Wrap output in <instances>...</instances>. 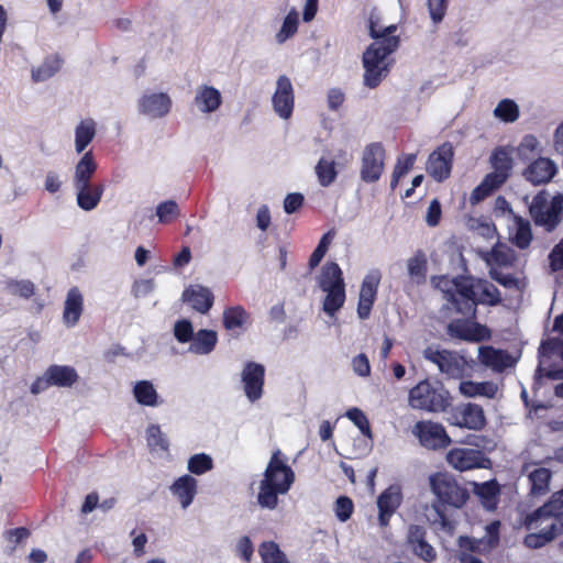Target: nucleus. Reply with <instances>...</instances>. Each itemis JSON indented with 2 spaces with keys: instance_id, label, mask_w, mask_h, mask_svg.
Masks as SVG:
<instances>
[{
  "instance_id": "f704fd0d",
  "label": "nucleus",
  "mask_w": 563,
  "mask_h": 563,
  "mask_svg": "<svg viewBox=\"0 0 563 563\" xmlns=\"http://www.w3.org/2000/svg\"><path fill=\"white\" fill-rule=\"evenodd\" d=\"M497 390V385L493 382L466 380L460 384V391L466 397L484 396L492 399L495 398Z\"/></svg>"
},
{
  "instance_id": "69168bd1",
  "label": "nucleus",
  "mask_w": 563,
  "mask_h": 563,
  "mask_svg": "<svg viewBox=\"0 0 563 563\" xmlns=\"http://www.w3.org/2000/svg\"><path fill=\"white\" fill-rule=\"evenodd\" d=\"M489 276L493 280L497 282L505 288H518L519 287V280L511 274H504L495 268H492L489 271Z\"/></svg>"
},
{
  "instance_id": "473e14b6",
  "label": "nucleus",
  "mask_w": 563,
  "mask_h": 563,
  "mask_svg": "<svg viewBox=\"0 0 563 563\" xmlns=\"http://www.w3.org/2000/svg\"><path fill=\"white\" fill-rule=\"evenodd\" d=\"M217 342L218 334L216 331L201 329L194 334L189 351L199 355L209 354L214 350Z\"/></svg>"
},
{
  "instance_id": "0e129e2a",
  "label": "nucleus",
  "mask_w": 563,
  "mask_h": 563,
  "mask_svg": "<svg viewBox=\"0 0 563 563\" xmlns=\"http://www.w3.org/2000/svg\"><path fill=\"white\" fill-rule=\"evenodd\" d=\"M442 217V208L440 201L434 198L431 200L427 214H426V222L430 228H434L439 225Z\"/></svg>"
},
{
  "instance_id": "9b49d317",
  "label": "nucleus",
  "mask_w": 563,
  "mask_h": 563,
  "mask_svg": "<svg viewBox=\"0 0 563 563\" xmlns=\"http://www.w3.org/2000/svg\"><path fill=\"white\" fill-rule=\"evenodd\" d=\"M453 159L454 147L451 142H444L429 155L426 169L435 181L442 183L451 176Z\"/></svg>"
},
{
  "instance_id": "4be33fe9",
  "label": "nucleus",
  "mask_w": 563,
  "mask_h": 563,
  "mask_svg": "<svg viewBox=\"0 0 563 563\" xmlns=\"http://www.w3.org/2000/svg\"><path fill=\"white\" fill-rule=\"evenodd\" d=\"M478 360L484 366L497 373H501L515 364V360L507 351L490 345L479 347Z\"/></svg>"
},
{
  "instance_id": "8fccbe9b",
  "label": "nucleus",
  "mask_w": 563,
  "mask_h": 563,
  "mask_svg": "<svg viewBox=\"0 0 563 563\" xmlns=\"http://www.w3.org/2000/svg\"><path fill=\"white\" fill-rule=\"evenodd\" d=\"M187 468L194 475H202L213 468V460L206 453H197L189 457Z\"/></svg>"
},
{
  "instance_id": "774afa93",
  "label": "nucleus",
  "mask_w": 563,
  "mask_h": 563,
  "mask_svg": "<svg viewBox=\"0 0 563 563\" xmlns=\"http://www.w3.org/2000/svg\"><path fill=\"white\" fill-rule=\"evenodd\" d=\"M549 260L552 272H559L563 269V243H560L553 247L549 255Z\"/></svg>"
},
{
  "instance_id": "864d4df0",
  "label": "nucleus",
  "mask_w": 563,
  "mask_h": 563,
  "mask_svg": "<svg viewBox=\"0 0 563 563\" xmlns=\"http://www.w3.org/2000/svg\"><path fill=\"white\" fill-rule=\"evenodd\" d=\"M333 236H334L333 231H328L327 233H324L322 235L317 247L310 255V258H309V268L310 269L316 268L320 264V262L324 257L325 253L328 252L329 245L331 244Z\"/></svg>"
},
{
  "instance_id": "cd10ccee",
  "label": "nucleus",
  "mask_w": 563,
  "mask_h": 563,
  "mask_svg": "<svg viewBox=\"0 0 563 563\" xmlns=\"http://www.w3.org/2000/svg\"><path fill=\"white\" fill-rule=\"evenodd\" d=\"M250 321V313L243 306L236 305L227 307L222 313V323L227 331L234 332L239 330L238 334L245 329Z\"/></svg>"
},
{
  "instance_id": "5fc2aeb1",
  "label": "nucleus",
  "mask_w": 563,
  "mask_h": 563,
  "mask_svg": "<svg viewBox=\"0 0 563 563\" xmlns=\"http://www.w3.org/2000/svg\"><path fill=\"white\" fill-rule=\"evenodd\" d=\"M7 287L11 295L30 299L35 294V285L27 279L9 280Z\"/></svg>"
},
{
  "instance_id": "09e8293b",
  "label": "nucleus",
  "mask_w": 563,
  "mask_h": 563,
  "mask_svg": "<svg viewBox=\"0 0 563 563\" xmlns=\"http://www.w3.org/2000/svg\"><path fill=\"white\" fill-rule=\"evenodd\" d=\"M299 24V14L296 9H291L286 15L279 32L276 35L278 43H284L286 40L296 34Z\"/></svg>"
},
{
  "instance_id": "a19ab883",
  "label": "nucleus",
  "mask_w": 563,
  "mask_h": 563,
  "mask_svg": "<svg viewBox=\"0 0 563 563\" xmlns=\"http://www.w3.org/2000/svg\"><path fill=\"white\" fill-rule=\"evenodd\" d=\"M474 493L481 498L484 505L495 506L500 493L497 481L492 479L484 483H474Z\"/></svg>"
},
{
  "instance_id": "72a5a7b5",
  "label": "nucleus",
  "mask_w": 563,
  "mask_h": 563,
  "mask_svg": "<svg viewBox=\"0 0 563 563\" xmlns=\"http://www.w3.org/2000/svg\"><path fill=\"white\" fill-rule=\"evenodd\" d=\"M46 372L52 386L70 387L78 379L76 369L67 365H51Z\"/></svg>"
},
{
  "instance_id": "c85d7f7f",
  "label": "nucleus",
  "mask_w": 563,
  "mask_h": 563,
  "mask_svg": "<svg viewBox=\"0 0 563 563\" xmlns=\"http://www.w3.org/2000/svg\"><path fill=\"white\" fill-rule=\"evenodd\" d=\"M77 189V205L85 211L93 210L100 202L104 191V186L98 185H84L75 187Z\"/></svg>"
},
{
  "instance_id": "a211bd4d",
  "label": "nucleus",
  "mask_w": 563,
  "mask_h": 563,
  "mask_svg": "<svg viewBox=\"0 0 563 563\" xmlns=\"http://www.w3.org/2000/svg\"><path fill=\"white\" fill-rule=\"evenodd\" d=\"M489 163L493 172L486 176L499 186H503L512 175L514 159L510 152L503 146L496 147L492 152Z\"/></svg>"
},
{
  "instance_id": "6e6d98bb",
  "label": "nucleus",
  "mask_w": 563,
  "mask_h": 563,
  "mask_svg": "<svg viewBox=\"0 0 563 563\" xmlns=\"http://www.w3.org/2000/svg\"><path fill=\"white\" fill-rule=\"evenodd\" d=\"M147 444L153 450L167 451L168 441L165 439L158 424H151L146 430Z\"/></svg>"
},
{
  "instance_id": "79ce46f5",
  "label": "nucleus",
  "mask_w": 563,
  "mask_h": 563,
  "mask_svg": "<svg viewBox=\"0 0 563 563\" xmlns=\"http://www.w3.org/2000/svg\"><path fill=\"white\" fill-rule=\"evenodd\" d=\"M314 170L318 181L322 187H329L338 177L336 165L333 159L321 157L318 161Z\"/></svg>"
},
{
  "instance_id": "6e6552de",
  "label": "nucleus",
  "mask_w": 563,
  "mask_h": 563,
  "mask_svg": "<svg viewBox=\"0 0 563 563\" xmlns=\"http://www.w3.org/2000/svg\"><path fill=\"white\" fill-rule=\"evenodd\" d=\"M423 357L435 364L439 371L449 378L460 379L464 377L470 367L466 358L455 351L428 346L423 351Z\"/></svg>"
},
{
  "instance_id": "e2e57ef3",
  "label": "nucleus",
  "mask_w": 563,
  "mask_h": 563,
  "mask_svg": "<svg viewBox=\"0 0 563 563\" xmlns=\"http://www.w3.org/2000/svg\"><path fill=\"white\" fill-rule=\"evenodd\" d=\"M430 18L434 24L442 22L448 10V0H427Z\"/></svg>"
},
{
  "instance_id": "dca6fc26",
  "label": "nucleus",
  "mask_w": 563,
  "mask_h": 563,
  "mask_svg": "<svg viewBox=\"0 0 563 563\" xmlns=\"http://www.w3.org/2000/svg\"><path fill=\"white\" fill-rule=\"evenodd\" d=\"M242 383L250 401L258 400L263 395L265 367L255 362H247L242 371Z\"/></svg>"
},
{
  "instance_id": "a18cd8bd",
  "label": "nucleus",
  "mask_w": 563,
  "mask_h": 563,
  "mask_svg": "<svg viewBox=\"0 0 563 563\" xmlns=\"http://www.w3.org/2000/svg\"><path fill=\"white\" fill-rule=\"evenodd\" d=\"M460 547V562L461 563H484L481 559L475 556L473 553L479 549V543L466 536L459 538Z\"/></svg>"
},
{
  "instance_id": "052dcab7",
  "label": "nucleus",
  "mask_w": 563,
  "mask_h": 563,
  "mask_svg": "<svg viewBox=\"0 0 563 563\" xmlns=\"http://www.w3.org/2000/svg\"><path fill=\"white\" fill-rule=\"evenodd\" d=\"M194 329L189 320L183 319L175 323L174 335L180 343L191 342L194 339Z\"/></svg>"
},
{
  "instance_id": "e433bc0d",
  "label": "nucleus",
  "mask_w": 563,
  "mask_h": 563,
  "mask_svg": "<svg viewBox=\"0 0 563 563\" xmlns=\"http://www.w3.org/2000/svg\"><path fill=\"white\" fill-rule=\"evenodd\" d=\"M552 472L545 467L533 470L528 478L530 483V492L534 496H543L548 494Z\"/></svg>"
},
{
  "instance_id": "f03ea898",
  "label": "nucleus",
  "mask_w": 563,
  "mask_h": 563,
  "mask_svg": "<svg viewBox=\"0 0 563 563\" xmlns=\"http://www.w3.org/2000/svg\"><path fill=\"white\" fill-rule=\"evenodd\" d=\"M295 481L287 455L279 449L274 450L260 482L257 504L264 509H276L279 495H286Z\"/></svg>"
},
{
  "instance_id": "5701e85b",
  "label": "nucleus",
  "mask_w": 563,
  "mask_h": 563,
  "mask_svg": "<svg viewBox=\"0 0 563 563\" xmlns=\"http://www.w3.org/2000/svg\"><path fill=\"white\" fill-rule=\"evenodd\" d=\"M184 301L199 313L206 314L212 308L214 296L212 291L205 286L194 285L186 288L183 292Z\"/></svg>"
},
{
  "instance_id": "bf43d9fd",
  "label": "nucleus",
  "mask_w": 563,
  "mask_h": 563,
  "mask_svg": "<svg viewBox=\"0 0 563 563\" xmlns=\"http://www.w3.org/2000/svg\"><path fill=\"white\" fill-rule=\"evenodd\" d=\"M538 146V139L532 134H528L522 139L517 147L518 156L521 159H529L537 153Z\"/></svg>"
},
{
  "instance_id": "bb28decb",
  "label": "nucleus",
  "mask_w": 563,
  "mask_h": 563,
  "mask_svg": "<svg viewBox=\"0 0 563 563\" xmlns=\"http://www.w3.org/2000/svg\"><path fill=\"white\" fill-rule=\"evenodd\" d=\"M222 103L220 91L211 86L203 85L197 89L195 104L203 113L214 112Z\"/></svg>"
},
{
  "instance_id": "2f4dec72",
  "label": "nucleus",
  "mask_w": 563,
  "mask_h": 563,
  "mask_svg": "<svg viewBox=\"0 0 563 563\" xmlns=\"http://www.w3.org/2000/svg\"><path fill=\"white\" fill-rule=\"evenodd\" d=\"M97 163L92 152H86L75 167L74 186L90 185V180L97 170Z\"/></svg>"
},
{
  "instance_id": "393cba45",
  "label": "nucleus",
  "mask_w": 563,
  "mask_h": 563,
  "mask_svg": "<svg viewBox=\"0 0 563 563\" xmlns=\"http://www.w3.org/2000/svg\"><path fill=\"white\" fill-rule=\"evenodd\" d=\"M84 311V297L78 287H71L66 296L63 321L67 327H75Z\"/></svg>"
},
{
  "instance_id": "b1692460",
  "label": "nucleus",
  "mask_w": 563,
  "mask_h": 563,
  "mask_svg": "<svg viewBox=\"0 0 563 563\" xmlns=\"http://www.w3.org/2000/svg\"><path fill=\"white\" fill-rule=\"evenodd\" d=\"M169 489L179 501L181 508L186 509L192 504L198 493V481L194 476L185 474L176 478Z\"/></svg>"
},
{
  "instance_id": "37998d69",
  "label": "nucleus",
  "mask_w": 563,
  "mask_h": 563,
  "mask_svg": "<svg viewBox=\"0 0 563 563\" xmlns=\"http://www.w3.org/2000/svg\"><path fill=\"white\" fill-rule=\"evenodd\" d=\"M327 295L323 299L322 309L323 311L333 317L345 302V288L338 287L336 289L323 290Z\"/></svg>"
},
{
  "instance_id": "f3484780",
  "label": "nucleus",
  "mask_w": 563,
  "mask_h": 563,
  "mask_svg": "<svg viewBox=\"0 0 563 563\" xmlns=\"http://www.w3.org/2000/svg\"><path fill=\"white\" fill-rule=\"evenodd\" d=\"M402 503L401 488L398 485H390L377 498L378 523L386 528L393 515L397 511Z\"/></svg>"
},
{
  "instance_id": "6ab92c4d",
  "label": "nucleus",
  "mask_w": 563,
  "mask_h": 563,
  "mask_svg": "<svg viewBox=\"0 0 563 563\" xmlns=\"http://www.w3.org/2000/svg\"><path fill=\"white\" fill-rule=\"evenodd\" d=\"M294 101V88L290 79L285 75L279 76L273 96L274 110L280 118L288 119L292 114Z\"/></svg>"
},
{
  "instance_id": "2eb2a0df",
  "label": "nucleus",
  "mask_w": 563,
  "mask_h": 563,
  "mask_svg": "<svg viewBox=\"0 0 563 563\" xmlns=\"http://www.w3.org/2000/svg\"><path fill=\"white\" fill-rule=\"evenodd\" d=\"M411 552L422 561L432 563L437 559L435 549L427 540V530L419 525H410L406 539Z\"/></svg>"
},
{
  "instance_id": "412c9836",
  "label": "nucleus",
  "mask_w": 563,
  "mask_h": 563,
  "mask_svg": "<svg viewBox=\"0 0 563 563\" xmlns=\"http://www.w3.org/2000/svg\"><path fill=\"white\" fill-rule=\"evenodd\" d=\"M558 173L556 164L548 157H539L523 170V177L533 185L548 184Z\"/></svg>"
},
{
  "instance_id": "4c0bfd02",
  "label": "nucleus",
  "mask_w": 563,
  "mask_h": 563,
  "mask_svg": "<svg viewBox=\"0 0 563 563\" xmlns=\"http://www.w3.org/2000/svg\"><path fill=\"white\" fill-rule=\"evenodd\" d=\"M60 66L62 59L57 55H49L38 67L32 69V80L34 82L45 81L53 77Z\"/></svg>"
},
{
  "instance_id": "39448f33",
  "label": "nucleus",
  "mask_w": 563,
  "mask_h": 563,
  "mask_svg": "<svg viewBox=\"0 0 563 563\" xmlns=\"http://www.w3.org/2000/svg\"><path fill=\"white\" fill-rule=\"evenodd\" d=\"M408 402L413 409L443 412L451 407L452 397L441 383L432 384L423 379L409 390Z\"/></svg>"
},
{
  "instance_id": "0eeeda50",
  "label": "nucleus",
  "mask_w": 563,
  "mask_h": 563,
  "mask_svg": "<svg viewBox=\"0 0 563 563\" xmlns=\"http://www.w3.org/2000/svg\"><path fill=\"white\" fill-rule=\"evenodd\" d=\"M445 285L451 288L444 289L445 298L452 303L455 311L463 316L476 319L477 302L475 292V278L472 276L459 275L452 279L444 278Z\"/></svg>"
},
{
  "instance_id": "c9c22d12",
  "label": "nucleus",
  "mask_w": 563,
  "mask_h": 563,
  "mask_svg": "<svg viewBox=\"0 0 563 563\" xmlns=\"http://www.w3.org/2000/svg\"><path fill=\"white\" fill-rule=\"evenodd\" d=\"M96 135V123L92 119L80 121L75 130V148L81 153L91 143Z\"/></svg>"
},
{
  "instance_id": "58836bf2",
  "label": "nucleus",
  "mask_w": 563,
  "mask_h": 563,
  "mask_svg": "<svg viewBox=\"0 0 563 563\" xmlns=\"http://www.w3.org/2000/svg\"><path fill=\"white\" fill-rule=\"evenodd\" d=\"M408 273L417 284H423L427 278L428 261L423 251L418 250L407 263Z\"/></svg>"
},
{
  "instance_id": "338daca9",
  "label": "nucleus",
  "mask_w": 563,
  "mask_h": 563,
  "mask_svg": "<svg viewBox=\"0 0 563 563\" xmlns=\"http://www.w3.org/2000/svg\"><path fill=\"white\" fill-rule=\"evenodd\" d=\"M352 367L356 375L367 377L371 374V364L366 354L360 353L352 360Z\"/></svg>"
},
{
  "instance_id": "a878e982",
  "label": "nucleus",
  "mask_w": 563,
  "mask_h": 563,
  "mask_svg": "<svg viewBox=\"0 0 563 563\" xmlns=\"http://www.w3.org/2000/svg\"><path fill=\"white\" fill-rule=\"evenodd\" d=\"M459 417L456 426L475 431L484 429L487 422L483 408L477 404H467Z\"/></svg>"
},
{
  "instance_id": "de8ad7c7",
  "label": "nucleus",
  "mask_w": 563,
  "mask_h": 563,
  "mask_svg": "<svg viewBox=\"0 0 563 563\" xmlns=\"http://www.w3.org/2000/svg\"><path fill=\"white\" fill-rule=\"evenodd\" d=\"M494 115L506 123H512L519 118V108L511 99H503L494 110Z\"/></svg>"
},
{
  "instance_id": "c03bdc74",
  "label": "nucleus",
  "mask_w": 563,
  "mask_h": 563,
  "mask_svg": "<svg viewBox=\"0 0 563 563\" xmlns=\"http://www.w3.org/2000/svg\"><path fill=\"white\" fill-rule=\"evenodd\" d=\"M263 563H290L275 541H264L258 547Z\"/></svg>"
},
{
  "instance_id": "3c124183",
  "label": "nucleus",
  "mask_w": 563,
  "mask_h": 563,
  "mask_svg": "<svg viewBox=\"0 0 563 563\" xmlns=\"http://www.w3.org/2000/svg\"><path fill=\"white\" fill-rule=\"evenodd\" d=\"M500 187L497 183L485 176L481 184L473 189L470 200L473 205L478 203Z\"/></svg>"
},
{
  "instance_id": "aec40b11",
  "label": "nucleus",
  "mask_w": 563,
  "mask_h": 563,
  "mask_svg": "<svg viewBox=\"0 0 563 563\" xmlns=\"http://www.w3.org/2000/svg\"><path fill=\"white\" fill-rule=\"evenodd\" d=\"M172 104L170 97L165 92L145 93L139 100L140 112L153 119L167 115Z\"/></svg>"
},
{
  "instance_id": "ea45409f",
  "label": "nucleus",
  "mask_w": 563,
  "mask_h": 563,
  "mask_svg": "<svg viewBox=\"0 0 563 563\" xmlns=\"http://www.w3.org/2000/svg\"><path fill=\"white\" fill-rule=\"evenodd\" d=\"M133 394L135 400L147 407H154L158 404V395L153 384L150 380H140L134 385Z\"/></svg>"
},
{
  "instance_id": "f8f14e48",
  "label": "nucleus",
  "mask_w": 563,
  "mask_h": 563,
  "mask_svg": "<svg viewBox=\"0 0 563 563\" xmlns=\"http://www.w3.org/2000/svg\"><path fill=\"white\" fill-rule=\"evenodd\" d=\"M448 334L451 338L466 342H483L492 338L487 325L468 319H455L448 324Z\"/></svg>"
},
{
  "instance_id": "f257e3e1",
  "label": "nucleus",
  "mask_w": 563,
  "mask_h": 563,
  "mask_svg": "<svg viewBox=\"0 0 563 563\" xmlns=\"http://www.w3.org/2000/svg\"><path fill=\"white\" fill-rule=\"evenodd\" d=\"M555 459L563 463V445L555 450ZM554 497L525 517L522 525L531 531L523 539L526 547L542 548L563 531V489Z\"/></svg>"
},
{
  "instance_id": "49530a36",
  "label": "nucleus",
  "mask_w": 563,
  "mask_h": 563,
  "mask_svg": "<svg viewBox=\"0 0 563 563\" xmlns=\"http://www.w3.org/2000/svg\"><path fill=\"white\" fill-rule=\"evenodd\" d=\"M511 241L520 250H525L530 245L532 241V231L528 220L517 218L516 232Z\"/></svg>"
},
{
  "instance_id": "13d9d810",
  "label": "nucleus",
  "mask_w": 563,
  "mask_h": 563,
  "mask_svg": "<svg viewBox=\"0 0 563 563\" xmlns=\"http://www.w3.org/2000/svg\"><path fill=\"white\" fill-rule=\"evenodd\" d=\"M368 30L371 37L375 40L374 42L380 41L387 36L398 37L395 35V32L397 31L396 24L383 27L378 25L377 21H375L373 18L369 19Z\"/></svg>"
},
{
  "instance_id": "423d86ee",
  "label": "nucleus",
  "mask_w": 563,
  "mask_h": 563,
  "mask_svg": "<svg viewBox=\"0 0 563 563\" xmlns=\"http://www.w3.org/2000/svg\"><path fill=\"white\" fill-rule=\"evenodd\" d=\"M429 486L435 496V505L462 508L470 498L468 489L448 472H435L429 476Z\"/></svg>"
},
{
  "instance_id": "1a4fd4ad",
  "label": "nucleus",
  "mask_w": 563,
  "mask_h": 563,
  "mask_svg": "<svg viewBox=\"0 0 563 563\" xmlns=\"http://www.w3.org/2000/svg\"><path fill=\"white\" fill-rule=\"evenodd\" d=\"M412 434L421 446L430 451L446 449L452 440L442 423L432 420H420L415 423Z\"/></svg>"
},
{
  "instance_id": "7ed1b4c3",
  "label": "nucleus",
  "mask_w": 563,
  "mask_h": 563,
  "mask_svg": "<svg viewBox=\"0 0 563 563\" xmlns=\"http://www.w3.org/2000/svg\"><path fill=\"white\" fill-rule=\"evenodd\" d=\"M399 37H385L373 42L363 53L364 86L369 89L377 88L389 74V64L386 58L399 47Z\"/></svg>"
},
{
  "instance_id": "4468645a",
  "label": "nucleus",
  "mask_w": 563,
  "mask_h": 563,
  "mask_svg": "<svg viewBox=\"0 0 563 563\" xmlns=\"http://www.w3.org/2000/svg\"><path fill=\"white\" fill-rule=\"evenodd\" d=\"M380 278V273L378 271H373L368 273L362 282L357 302V316L362 320L367 319L371 314L377 297Z\"/></svg>"
},
{
  "instance_id": "20e7f679",
  "label": "nucleus",
  "mask_w": 563,
  "mask_h": 563,
  "mask_svg": "<svg viewBox=\"0 0 563 563\" xmlns=\"http://www.w3.org/2000/svg\"><path fill=\"white\" fill-rule=\"evenodd\" d=\"M529 214L536 227L553 232L563 220V194L540 190L529 203Z\"/></svg>"
},
{
  "instance_id": "c756f323",
  "label": "nucleus",
  "mask_w": 563,
  "mask_h": 563,
  "mask_svg": "<svg viewBox=\"0 0 563 563\" xmlns=\"http://www.w3.org/2000/svg\"><path fill=\"white\" fill-rule=\"evenodd\" d=\"M318 285L321 290L336 289L338 287L345 288L343 273L338 263L328 262L323 265Z\"/></svg>"
},
{
  "instance_id": "680f3d73",
  "label": "nucleus",
  "mask_w": 563,
  "mask_h": 563,
  "mask_svg": "<svg viewBox=\"0 0 563 563\" xmlns=\"http://www.w3.org/2000/svg\"><path fill=\"white\" fill-rule=\"evenodd\" d=\"M354 505L350 497L340 496L335 501V515L342 522L349 520L353 514Z\"/></svg>"
},
{
  "instance_id": "603ef678",
  "label": "nucleus",
  "mask_w": 563,
  "mask_h": 563,
  "mask_svg": "<svg viewBox=\"0 0 563 563\" xmlns=\"http://www.w3.org/2000/svg\"><path fill=\"white\" fill-rule=\"evenodd\" d=\"M180 214L179 207L174 200H166L161 202L156 207V216L158 217V222L163 224H167L177 219Z\"/></svg>"
},
{
  "instance_id": "9d476101",
  "label": "nucleus",
  "mask_w": 563,
  "mask_h": 563,
  "mask_svg": "<svg viewBox=\"0 0 563 563\" xmlns=\"http://www.w3.org/2000/svg\"><path fill=\"white\" fill-rule=\"evenodd\" d=\"M386 151L380 142H373L365 146L360 177L366 184L377 183L385 169Z\"/></svg>"
},
{
  "instance_id": "ddd939ff",
  "label": "nucleus",
  "mask_w": 563,
  "mask_h": 563,
  "mask_svg": "<svg viewBox=\"0 0 563 563\" xmlns=\"http://www.w3.org/2000/svg\"><path fill=\"white\" fill-rule=\"evenodd\" d=\"M446 462L454 470L465 472L475 468H486L489 459L481 450L453 448L446 453Z\"/></svg>"
},
{
  "instance_id": "7c9ffc66",
  "label": "nucleus",
  "mask_w": 563,
  "mask_h": 563,
  "mask_svg": "<svg viewBox=\"0 0 563 563\" xmlns=\"http://www.w3.org/2000/svg\"><path fill=\"white\" fill-rule=\"evenodd\" d=\"M475 292L477 306L485 305L495 307L503 301L499 289L487 279L475 278Z\"/></svg>"
},
{
  "instance_id": "4d7b16f0",
  "label": "nucleus",
  "mask_w": 563,
  "mask_h": 563,
  "mask_svg": "<svg viewBox=\"0 0 563 563\" xmlns=\"http://www.w3.org/2000/svg\"><path fill=\"white\" fill-rule=\"evenodd\" d=\"M346 417L360 429L362 434L372 437L369 421L365 413L358 408H351L346 411Z\"/></svg>"
}]
</instances>
